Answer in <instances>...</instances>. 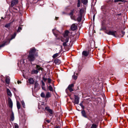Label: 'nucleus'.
<instances>
[{
    "instance_id": "nucleus-47",
    "label": "nucleus",
    "mask_w": 128,
    "mask_h": 128,
    "mask_svg": "<svg viewBox=\"0 0 128 128\" xmlns=\"http://www.w3.org/2000/svg\"><path fill=\"white\" fill-rule=\"evenodd\" d=\"M4 44H2L1 45H0V48L2 47L3 46H4Z\"/></svg>"
},
{
    "instance_id": "nucleus-7",
    "label": "nucleus",
    "mask_w": 128,
    "mask_h": 128,
    "mask_svg": "<svg viewBox=\"0 0 128 128\" xmlns=\"http://www.w3.org/2000/svg\"><path fill=\"white\" fill-rule=\"evenodd\" d=\"M82 10H80V15L77 18V20L78 22H80L82 18Z\"/></svg>"
},
{
    "instance_id": "nucleus-53",
    "label": "nucleus",
    "mask_w": 128,
    "mask_h": 128,
    "mask_svg": "<svg viewBox=\"0 0 128 128\" xmlns=\"http://www.w3.org/2000/svg\"><path fill=\"white\" fill-rule=\"evenodd\" d=\"M121 4V3H118V4Z\"/></svg>"
},
{
    "instance_id": "nucleus-26",
    "label": "nucleus",
    "mask_w": 128,
    "mask_h": 128,
    "mask_svg": "<svg viewBox=\"0 0 128 128\" xmlns=\"http://www.w3.org/2000/svg\"><path fill=\"white\" fill-rule=\"evenodd\" d=\"M73 11H71V12H70V13L69 14V15H70V16L71 18L72 19H73Z\"/></svg>"
},
{
    "instance_id": "nucleus-24",
    "label": "nucleus",
    "mask_w": 128,
    "mask_h": 128,
    "mask_svg": "<svg viewBox=\"0 0 128 128\" xmlns=\"http://www.w3.org/2000/svg\"><path fill=\"white\" fill-rule=\"evenodd\" d=\"M48 88L49 90L52 92L53 91V88L51 86H49L48 87Z\"/></svg>"
},
{
    "instance_id": "nucleus-28",
    "label": "nucleus",
    "mask_w": 128,
    "mask_h": 128,
    "mask_svg": "<svg viewBox=\"0 0 128 128\" xmlns=\"http://www.w3.org/2000/svg\"><path fill=\"white\" fill-rule=\"evenodd\" d=\"M58 56V53H56L54 54L52 56L53 58H55Z\"/></svg>"
},
{
    "instance_id": "nucleus-12",
    "label": "nucleus",
    "mask_w": 128,
    "mask_h": 128,
    "mask_svg": "<svg viewBox=\"0 0 128 128\" xmlns=\"http://www.w3.org/2000/svg\"><path fill=\"white\" fill-rule=\"evenodd\" d=\"M88 55V53L87 52L84 51L82 52V57L87 56Z\"/></svg>"
},
{
    "instance_id": "nucleus-38",
    "label": "nucleus",
    "mask_w": 128,
    "mask_h": 128,
    "mask_svg": "<svg viewBox=\"0 0 128 128\" xmlns=\"http://www.w3.org/2000/svg\"><path fill=\"white\" fill-rule=\"evenodd\" d=\"M42 86H44L45 84L42 80L41 81Z\"/></svg>"
},
{
    "instance_id": "nucleus-10",
    "label": "nucleus",
    "mask_w": 128,
    "mask_h": 128,
    "mask_svg": "<svg viewBox=\"0 0 128 128\" xmlns=\"http://www.w3.org/2000/svg\"><path fill=\"white\" fill-rule=\"evenodd\" d=\"M77 26L75 24H73L71 26V29L72 30H74L76 29Z\"/></svg>"
},
{
    "instance_id": "nucleus-39",
    "label": "nucleus",
    "mask_w": 128,
    "mask_h": 128,
    "mask_svg": "<svg viewBox=\"0 0 128 128\" xmlns=\"http://www.w3.org/2000/svg\"><path fill=\"white\" fill-rule=\"evenodd\" d=\"M68 42H64L63 44V45L64 46H66V43Z\"/></svg>"
},
{
    "instance_id": "nucleus-41",
    "label": "nucleus",
    "mask_w": 128,
    "mask_h": 128,
    "mask_svg": "<svg viewBox=\"0 0 128 128\" xmlns=\"http://www.w3.org/2000/svg\"><path fill=\"white\" fill-rule=\"evenodd\" d=\"M42 79L44 82H46L47 79V78H45L44 77H43L42 78Z\"/></svg>"
},
{
    "instance_id": "nucleus-15",
    "label": "nucleus",
    "mask_w": 128,
    "mask_h": 128,
    "mask_svg": "<svg viewBox=\"0 0 128 128\" xmlns=\"http://www.w3.org/2000/svg\"><path fill=\"white\" fill-rule=\"evenodd\" d=\"M114 2L115 3H117L119 2H122L125 3L126 2V1L125 0H114Z\"/></svg>"
},
{
    "instance_id": "nucleus-13",
    "label": "nucleus",
    "mask_w": 128,
    "mask_h": 128,
    "mask_svg": "<svg viewBox=\"0 0 128 128\" xmlns=\"http://www.w3.org/2000/svg\"><path fill=\"white\" fill-rule=\"evenodd\" d=\"M10 120L11 121H13L14 120V115L13 112H12V113L10 116Z\"/></svg>"
},
{
    "instance_id": "nucleus-32",
    "label": "nucleus",
    "mask_w": 128,
    "mask_h": 128,
    "mask_svg": "<svg viewBox=\"0 0 128 128\" xmlns=\"http://www.w3.org/2000/svg\"><path fill=\"white\" fill-rule=\"evenodd\" d=\"M40 96L42 98H44L45 96V94L43 92H42L41 93Z\"/></svg>"
},
{
    "instance_id": "nucleus-5",
    "label": "nucleus",
    "mask_w": 128,
    "mask_h": 128,
    "mask_svg": "<svg viewBox=\"0 0 128 128\" xmlns=\"http://www.w3.org/2000/svg\"><path fill=\"white\" fill-rule=\"evenodd\" d=\"M45 110L48 111L50 114H52V110L50 108L49 106H46L45 108Z\"/></svg>"
},
{
    "instance_id": "nucleus-37",
    "label": "nucleus",
    "mask_w": 128,
    "mask_h": 128,
    "mask_svg": "<svg viewBox=\"0 0 128 128\" xmlns=\"http://www.w3.org/2000/svg\"><path fill=\"white\" fill-rule=\"evenodd\" d=\"M15 128H19L17 124H15L14 125Z\"/></svg>"
},
{
    "instance_id": "nucleus-19",
    "label": "nucleus",
    "mask_w": 128,
    "mask_h": 128,
    "mask_svg": "<svg viewBox=\"0 0 128 128\" xmlns=\"http://www.w3.org/2000/svg\"><path fill=\"white\" fill-rule=\"evenodd\" d=\"M54 62L56 64H60L61 63L60 61L58 59L56 60H55Z\"/></svg>"
},
{
    "instance_id": "nucleus-23",
    "label": "nucleus",
    "mask_w": 128,
    "mask_h": 128,
    "mask_svg": "<svg viewBox=\"0 0 128 128\" xmlns=\"http://www.w3.org/2000/svg\"><path fill=\"white\" fill-rule=\"evenodd\" d=\"M7 92L8 96H10L12 95V94L11 92L9 89H7Z\"/></svg>"
},
{
    "instance_id": "nucleus-14",
    "label": "nucleus",
    "mask_w": 128,
    "mask_h": 128,
    "mask_svg": "<svg viewBox=\"0 0 128 128\" xmlns=\"http://www.w3.org/2000/svg\"><path fill=\"white\" fill-rule=\"evenodd\" d=\"M28 82L30 84H33L34 82V80L32 78H30L28 80Z\"/></svg>"
},
{
    "instance_id": "nucleus-55",
    "label": "nucleus",
    "mask_w": 128,
    "mask_h": 128,
    "mask_svg": "<svg viewBox=\"0 0 128 128\" xmlns=\"http://www.w3.org/2000/svg\"><path fill=\"white\" fill-rule=\"evenodd\" d=\"M77 110H78V109H77Z\"/></svg>"
},
{
    "instance_id": "nucleus-30",
    "label": "nucleus",
    "mask_w": 128,
    "mask_h": 128,
    "mask_svg": "<svg viewBox=\"0 0 128 128\" xmlns=\"http://www.w3.org/2000/svg\"><path fill=\"white\" fill-rule=\"evenodd\" d=\"M74 74L75 73H74ZM72 78L74 80H76L77 78V76L76 75H75L74 74L72 76Z\"/></svg>"
},
{
    "instance_id": "nucleus-9",
    "label": "nucleus",
    "mask_w": 128,
    "mask_h": 128,
    "mask_svg": "<svg viewBox=\"0 0 128 128\" xmlns=\"http://www.w3.org/2000/svg\"><path fill=\"white\" fill-rule=\"evenodd\" d=\"M36 51V50L34 48H32L30 50V51L29 52V54H35V52Z\"/></svg>"
},
{
    "instance_id": "nucleus-49",
    "label": "nucleus",
    "mask_w": 128,
    "mask_h": 128,
    "mask_svg": "<svg viewBox=\"0 0 128 128\" xmlns=\"http://www.w3.org/2000/svg\"><path fill=\"white\" fill-rule=\"evenodd\" d=\"M95 15L94 14V15H93V20H94V18H95Z\"/></svg>"
},
{
    "instance_id": "nucleus-48",
    "label": "nucleus",
    "mask_w": 128,
    "mask_h": 128,
    "mask_svg": "<svg viewBox=\"0 0 128 128\" xmlns=\"http://www.w3.org/2000/svg\"><path fill=\"white\" fill-rule=\"evenodd\" d=\"M58 17H56V18H55V19L56 20H57L58 19Z\"/></svg>"
},
{
    "instance_id": "nucleus-22",
    "label": "nucleus",
    "mask_w": 128,
    "mask_h": 128,
    "mask_svg": "<svg viewBox=\"0 0 128 128\" xmlns=\"http://www.w3.org/2000/svg\"><path fill=\"white\" fill-rule=\"evenodd\" d=\"M36 68H37L38 70H42L43 68L41 67L39 65H36Z\"/></svg>"
},
{
    "instance_id": "nucleus-18",
    "label": "nucleus",
    "mask_w": 128,
    "mask_h": 128,
    "mask_svg": "<svg viewBox=\"0 0 128 128\" xmlns=\"http://www.w3.org/2000/svg\"><path fill=\"white\" fill-rule=\"evenodd\" d=\"M98 126V124H93L92 125L90 128H96Z\"/></svg>"
},
{
    "instance_id": "nucleus-44",
    "label": "nucleus",
    "mask_w": 128,
    "mask_h": 128,
    "mask_svg": "<svg viewBox=\"0 0 128 128\" xmlns=\"http://www.w3.org/2000/svg\"><path fill=\"white\" fill-rule=\"evenodd\" d=\"M46 121L48 123H49L50 122V120H46Z\"/></svg>"
},
{
    "instance_id": "nucleus-33",
    "label": "nucleus",
    "mask_w": 128,
    "mask_h": 128,
    "mask_svg": "<svg viewBox=\"0 0 128 128\" xmlns=\"http://www.w3.org/2000/svg\"><path fill=\"white\" fill-rule=\"evenodd\" d=\"M21 30V28L20 26H19L17 32H20V30Z\"/></svg>"
},
{
    "instance_id": "nucleus-42",
    "label": "nucleus",
    "mask_w": 128,
    "mask_h": 128,
    "mask_svg": "<svg viewBox=\"0 0 128 128\" xmlns=\"http://www.w3.org/2000/svg\"><path fill=\"white\" fill-rule=\"evenodd\" d=\"M14 34V36H12L11 39H12L15 38V37L16 36V34L15 33Z\"/></svg>"
},
{
    "instance_id": "nucleus-29",
    "label": "nucleus",
    "mask_w": 128,
    "mask_h": 128,
    "mask_svg": "<svg viewBox=\"0 0 128 128\" xmlns=\"http://www.w3.org/2000/svg\"><path fill=\"white\" fill-rule=\"evenodd\" d=\"M82 2L84 4H86L87 2V0H82Z\"/></svg>"
},
{
    "instance_id": "nucleus-17",
    "label": "nucleus",
    "mask_w": 128,
    "mask_h": 128,
    "mask_svg": "<svg viewBox=\"0 0 128 128\" xmlns=\"http://www.w3.org/2000/svg\"><path fill=\"white\" fill-rule=\"evenodd\" d=\"M10 77L8 76L6 77L5 80L6 83L7 84H9L10 82Z\"/></svg>"
},
{
    "instance_id": "nucleus-16",
    "label": "nucleus",
    "mask_w": 128,
    "mask_h": 128,
    "mask_svg": "<svg viewBox=\"0 0 128 128\" xmlns=\"http://www.w3.org/2000/svg\"><path fill=\"white\" fill-rule=\"evenodd\" d=\"M38 72V70H32L31 72V74H37Z\"/></svg>"
},
{
    "instance_id": "nucleus-8",
    "label": "nucleus",
    "mask_w": 128,
    "mask_h": 128,
    "mask_svg": "<svg viewBox=\"0 0 128 128\" xmlns=\"http://www.w3.org/2000/svg\"><path fill=\"white\" fill-rule=\"evenodd\" d=\"M18 0H12L11 2V5L12 6L16 5L18 3Z\"/></svg>"
},
{
    "instance_id": "nucleus-2",
    "label": "nucleus",
    "mask_w": 128,
    "mask_h": 128,
    "mask_svg": "<svg viewBox=\"0 0 128 128\" xmlns=\"http://www.w3.org/2000/svg\"><path fill=\"white\" fill-rule=\"evenodd\" d=\"M37 54H29L28 57V59L29 61L32 62L34 61L35 59V57L37 56Z\"/></svg>"
},
{
    "instance_id": "nucleus-34",
    "label": "nucleus",
    "mask_w": 128,
    "mask_h": 128,
    "mask_svg": "<svg viewBox=\"0 0 128 128\" xmlns=\"http://www.w3.org/2000/svg\"><path fill=\"white\" fill-rule=\"evenodd\" d=\"M80 5V0H78V6L79 7Z\"/></svg>"
},
{
    "instance_id": "nucleus-21",
    "label": "nucleus",
    "mask_w": 128,
    "mask_h": 128,
    "mask_svg": "<svg viewBox=\"0 0 128 128\" xmlns=\"http://www.w3.org/2000/svg\"><path fill=\"white\" fill-rule=\"evenodd\" d=\"M51 94L49 92H47L46 96V98H48L50 97L51 96Z\"/></svg>"
},
{
    "instance_id": "nucleus-27",
    "label": "nucleus",
    "mask_w": 128,
    "mask_h": 128,
    "mask_svg": "<svg viewBox=\"0 0 128 128\" xmlns=\"http://www.w3.org/2000/svg\"><path fill=\"white\" fill-rule=\"evenodd\" d=\"M38 84L37 82V81H35L34 83V88H38Z\"/></svg>"
},
{
    "instance_id": "nucleus-50",
    "label": "nucleus",
    "mask_w": 128,
    "mask_h": 128,
    "mask_svg": "<svg viewBox=\"0 0 128 128\" xmlns=\"http://www.w3.org/2000/svg\"><path fill=\"white\" fill-rule=\"evenodd\" d=\"M44 86H42V88L44 90H44V88H45L44 87Z\"/></svg>"
},
{
    "instance_id": "nucleus-45",
    "label": "nucleus",
    "mask_w": 128,
    "mask_h": 128,
    "mask_svg": "<svg viewBox=\"0 0 128 128\" xmlns=\"http://www.w3.org/2000/svg\"><path fill=\"white\" fill-rule=\"evenodd\" d=\"M17 82H18V84H21L22 83V82H21V81H20L18 80V81Z\"/></svg>"
},
{
    "instance_id": "nucleus-51",
    "label": "nucleus",
    "mask_w": 128,
    "mask_h": 128,
    "mask_svg": "<svg viewBox=\"0 0 128 128\" xmlns=\"http://www.w3.org/2000/svg\"><path fill=\"white\" fill-rule=\"evenodd\" d=\"M54 128H60V127L59 126H56Z\"/></svg>"
},
{
    "instance_id": "nucleus-52",
    "label": "nucleus",
    "mask_w": 128,
    "mask_h": 128,
    "mask_svg": "<svg viewBox=\"0 0 128 128\" xmlns=\"http://www.w3.org/2000/svg\"><path fill=\"white\" fill-rule=\"evenodd\" d=\"M54 34L55 36H56V34H54Z\"/></svg>"
},
{
    "instance_id": "nucleus-46",
    "label": "nucleus",
    "mask_w": 128,
    "mask_h": 128,
    "mask_svg": "<svg viewBox=\"0 0 128 128\" xmlns=\"http://www.w3.org/2000/svg\"><path fill=\"white\" fill-rule=\"evenodd\" d=\"M121 15H122V13H120L119 14H116V16H120Z\"/></svg>"
},
{
    "instance_id": "nucleus-36",
    "label": "nucleus",
    "mask_w": 128,
    "mask_h": 128,
    "mask_svg": "<svg viewBox=\"0 0 128 128\" xmlns=\"http://www.w3.org/2000/svg\"><path fill=\"white\" fill-rule=\"evenodd\" d=\"M22 105L23 106V107L24 108H25V105L24 103V102L22 101Z\"/></svg>"
},
{
    "instance_id": "nucleus-31",
    "label": "nucleus",
    "mask_w": 128,
    "mask_h": 128,
    "mask_svg": "<svg viewBox=\"0 0 128 128\" xmlns=\"http://www.w3.org/2000/svg\"><path fill=\"white\" fill-rule=\"evenodd\" d=\"M10 23H9L8 24H7L5 26V27L6 28H8L10 27Z\"/></svg>"
},
{
    "instance_id": "nucleus-1",
    "label": "nucleus",
    "mask_w": 128,
    "mask_h": 128,
    "mask_svg": "<svg viewBox=\"0 0 128 128\" xmlns=\"http://www.w3.org/2000/svg\"><path fill=\"white\" fill-rule=\"evenodd\" d=\"M69 32L67 30L65 31L64 34L63 38L61 39V40L63 42H68L69 39L68 34Z\"/></svg>"
},
{
    "instance_id": "nucleus-3",
    "label": "nucleus",
    "mask_w": 128,
    "mask_h": 128,
    "mask_svg": "<svg viewBox=\"0 0 128 128\" xmlns=\"http://www.w3.org/2000/svg\"><path fill=\"white\" fill-rule=\"evenodd\" d=\"M116 32V31H112L110 30L108 31L106 30V31L105 32L107 34L109 35H112L115 37H116V36L115 34V33Z\"/></svg>"
},
{
    "instance_id": "nucleus-20",
    "label": "nucleus",
    "mask_w": 128,
    "mask_h": 128,
    "mask_svg": "<svg viewBox=\"0 0 128 128\" xmlns=\"http://www.w3.org/2000/svg\"><path fill=\"white\" fill-rule=\"evenodd\" d=\"M8 105L9 107L12 108V101L11 100H10L8 102Z\"/></svg>"
},
{
    "instance_id": "nucleus-6",
    "label": "nucleus",
    "mask_w": 128,
    "mask_h": 128,
    "mask_svg": "<svg viewBox=\"0 0 128 128\" xmlns=\"http://www.w3.org/2000/svg\"><path fill=\"white\" fill-rule=\"evenodd\" d=\"M74 84H71L68 86V88L70 92H72L74 90V89L72 88L74 87Z\"/></svg>"
},
{
    "instance_id": "nucleus-40",
    "label": "nucleus",
    "mask_w": 128,
    "mask_h": 128,
    "mask_svg": "<svg viewBox=\"0 0 128 128\" xmlns=\"http://www.w3.org/2000/svg\"><path fill=\"white\" fill-rule=\"evenodd\" d=\"M80 105L81 106L82 108L83 109L84 108V106H83L82 103H80Z\"/></svg>"
},
{
    "instance_id": "nucleus-4",
    "label": "nucleus",
    "mask_w": 128,
    "mask_h": 128,
    "mask_svg": "<svg viewBox=\"0 0 128 128\" xmlns=\"http://www.w3.org/2000/svg\"><path fill=\"white\" fill-rule=\"evenodd\" d=\"M80 98L78 96L74 95V100L73 102L75 104H78L79 102Z\"/></svg>"
},
{
    "instance_id": "nucleus-25",
    "label": "nucleus",
    "mask_w": 128,
    "mask_h": 128,
    "mask_svg": "<svg viewBox=\"0 0 128 128\" xmlns=\"http://www.w3.org/2000/svg\"><path fill=\"white\" fill-rule=\"evenodd\" d=\"M16 104L18 108V109H20V105L19 102L17 101Z\"/></svg>"
},
{
    "instance_id": "nucleus-54",
    "label": "nucleus",
    "mask_w": 128,
    "mask_h": 128,
    "mask_svg": "<svg viewBox=\"0 0 128 128\" xmlns=\"http://www.w3.org/2000/svg\"><path fill=\"white\" fill-rule=\"evenodd\" d=\"M88 54L89 53V51L88 50Z\"/></svg>"
},
{
    "instance_id": "nucleus-11",
    "label": "nucleus",
    "mask_w": 128,
    "mask_h": 128,
    "mask_svg": "<svg viewBox=\"0 0 128 128\" xmlns=\"http://www.w3.org/2000/svg\"><path fill=\"white\" fill-rule=\"evenodd\" d=\"M82 115L83 116L86 118L87 117V115L86 114V112L84 110H83L81 112Z\"/></svg>"
},
{
    "instance_id": "nucleus-35",
    "label": "nucleus",
    "mask_w": 128,
    "mask_h": 128,
    "mask_svg": "<svg viewBox=\"0 0 128 128\" xmlns=\"http://www.w3.org/2000/svg\"><path fill=\"white\" fill-rule=\"evenodd\" d=\"M48 83H50V82L52 81L50 79V78H48Z\"/></svg>"
},
{
    "instance_id": "nucleus-43",
    "label": "nucleus",
    "mask_w": 128,
    "mask_h": 128,
    "mask_svg": "<svg viewBox=\"0 0 128 128\" xmlns=\"http://www.w3.org/2000/svg\"><path fill=\"white\" fill-rule=\"evenodd\" d=\"M121 32L123 35V36H123L125 32H124V31H122Z\"/></svg>"
}]
</instances>
